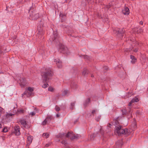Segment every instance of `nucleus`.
I'll return each mask as SVG.
<instances>
[{
	"instance_id": "obj_24",
	"label": "nucleus",
	"mask_w": 148,
	"mask_h": 148,
	"mask_svg": "<svg viewBox=\"0 0 148 148\" xmlns=\"http://www.w3.org/2000/svg\"><path fill=\"white\" fill-rule=\"evenodd\" d=\"M122 114L123 115L127 113L126 110L124 108L122 110Z\"/></svg>"
},
{
	"instance_id": "obj_3",
	"label": "nucleus",
	"mask_w": 148,
	"mask_h": 148,
	"mask_svg": "<svg viewBox=\"0 0 148 148\" xmlns=\"http://www.w3.org/2000/svg\"><path fill=\"white\" fill-rule=\"evenodd\" d=\"M125 32L124 29L116 28L114 31V33L118 37L122 36L123 34Z\"/></svg>"
},
{
	"instance_id": "obj_46",
	"label": "nucleus",
	"mask_w": 148,
	"mask_h": 148,
	"mask_svg": "<svg viewBox=\"0 0 148 148\" xmlns=\"http://www.w3.org/2000/svg\"><path fill=\"white\" fill-rule=\"evenodd\" d=\"M2 127V125L1 123H0V128H1Z\"/></svg>"
},
{
	"instance_id": "obj_45",
	"label": "nucleus",
	"mask_w": 148,
	"mask_h": 148,
	"mask_svg": "<svg viewBox=\"0 0 148 148\" xmlns=\"http://www.w3.org/2000/svg\"><path fill=\"white\" fill-rule=\"evenodd\" d=\"M131 107H130V108H129V112H131V111H130V109H131Z\"/></svg>"
},
{
	"instance_id": "obj_27",
	"label": "nucleus",
	"mask_w": 148,
	"mask_h": 148,
	"mask_svg": "<svg viewBox=\"0 0 148 148\" xmlns=\"http://www.w3.org/2000/svg\"><path fill=\"white\" fill-rule=\"evenodd\" d=\"M47 119H45V120L43 121V122L42 123V124L43 125H45L47 123Z\"/></svg>"
},
{
	"instance_id": "obj_8",
	"label": "nucleus",
	"mask_w": 148,
	"mask_h": 148,
	"mask_svg": "<svg viewBox=\"0 0 148 148\" xmlns=\"http://www.w3.org/2000/svg\"><path fill=\"white\" fill-rule=\"evenodd\" d=\"M54 61L56 64L58 68H60L62 67V65L61 62L59 59H55L54 60Z\"/></svg>"
},
{
	"instance_id": "obj_40",
	"label": "nucleus",
	"mask_w": 148,
	"mask_h": 148,
	"mask_svg": "<svg viewBox=\"0 0 148 148\" xmlns=\"http://www.w3.org/2000/svg\"><path fill=\"white\" fill-rule=\"evenodd\" d=\"M75 102H73V103H71V107H72V106L73 107V106H74L75 105Z\"/></svg>"
},
{
	"instance_id": "obj_50",
	"label": "nucleus",
	"mask_w": 148,
	"mask_h": 148,
	"mask_svg": "<svg viewBox=\"0 0 148 148\" xmlns=\"http://www.w3.org/2000/svg\"><path fill=\"white\" fill-rule=\"evenodd\" d=\"M2 52V51L1 52H0V53H1Z\"/></svg>"
},
{
	"instance_id": "obj_31",
	"label": "nucleus",
	"mask_w": 148,
	"mask_h": 148,
	"mask_svg": "<svg viewBox=\"0 0 148 148\" xmlns=\"http://www.w3.org/2000/svg\"><path fill=\"white\" fill-rule=\"evenodd\" d=\"M100 117H101V116H99L97 117H97L96 118L95 120L97 121H99V120H100Z\"/></svg>"
},
{
	"instance_id": "obj_22",
	"label": "nucleus",
	"mask_w": 148,
	"mask_h": 148,
	"mask_svg": "<svg viewBox=\"0 0 148 148\" xmlns=\"http://www.w3.org/2000/svg\"><path fill=\"white\" fill-rule=\"evenodd\" d=\"M49 134L47 133H44L42 134V136L45 137L46 138H47L49 137Z\"/></svg>"
},
{
	"instance_id": "obj_17",
	"label": "nucleus",
	"mask_w": 148,
	"mask_h": 148,
	"mask_svg": "<svg viewBox=\"0 0 148 148\" xmlns=\"http://www.w3.org/2000/svg\"><path fill=\"white\" fill-rule=\"evenodd\" d=\"M133 103L135 102H137L139 101V100L138 98L136 97H135L133 98L131 100Z\"/></svg>"
},
{
	"instance_id": "obj_47",
	"label": "nucleus",
	"mask_w": 148,
	"mask_h": 148,
	"mask_svg": "<svg viewBox=\"0 0 148 148\" xmlns=\"http://www.w3.org/2000/svg\"><path fill=\"white\" fill-rule=\"evenodd\" d=\"M56 116L57 117H58L59 116V115L58 114H57L56 115Z\"/></svg>"
},
{
	"instance_id": "obj_20",
	"label": "nucleus",
	"mask_w": 148,
	"mask_h": 148,
	"mask_svg": "<svg viewBox=\"0 0 148 148\" xmlns=\"http://www.w3.org/2000/svg\"><path fill=\"white\" fill-rule=\"evenodd\" d=\"M129 49V50L128 49L127 50H129L130 51V50H131V51H134L135 52H136L138 51L137 49L134 48V47L132 48H131V49L130 48V49Z\"/></svg>"
},
{
	"instance_id": "obj_48",
	"label": "nucleus",
	"mask_w": 148,
	"mask_h": 148,
	"mask_svg": "<svg viewBox=\"0 0 148 148\" xmlns=\"http://www.w3.org/2000/svg\"><path fill=\"white\" fill-rule=\"evenodd\" d=\"M93 76H93V75H91V77H93Z\"/></svg>"
},
{
	"instance_id": "obj_52",
	"label": "nucleus",
	"mask_w": 148,
	"mask_h": 148,
	"mask_svg": "<svg viewBox=\"0 0 148 148\" xmlns=\"http://www.w3.org/2000/svg\"><path fill=\"white\" fill-rule=\"evenodd\" d=\"M107 19V18H106V19ZM106 21H107V19H106Z\"/></svg>"
},
{
	"instance_id": "obj_4",
	"label": "nucleus",
	"mask_w": 148,
	"mask_h": 148,
	"mask_svg": "<svg viewBox=\"0 0 148 148\" xmlns=\"http://www.w3.org/2000/svg\"><path fill=\"white\" fill-rule=\"evenodd\" d=\"M16 80L21 87H24L27 84L26 79L24 78L20 77L19 78V77Z\"/></svg>"
},
{
	"instance_id": "obj_37",
	"label": "nucleus",
	"mask_w": 148,
	"mask_h": 148,
	"mask_svg": "<svg viewBox=\"0 0 148 148\" xmlns=\"http://www.w3.org/2000/svg\"><path fill=\"white\" fill-rule=\"evenodd\" d=\"M8 131L7 129L6 128H4L2 130V131L4 132H6Z\"/></svg>"
},
{
	"instance_id": "obj_41",
	"label": "nucleus",
	"mask_w": 148,
	"mask_h": 148,
	"mask_svg": "<svg viewBox=\"0 0 148 148\" xmlns=\"http://www.w3.org/2000/svg\"><path fill=\"white\" fill-rule=\"evenodd\" d=\"M130 41H132V42H133L134 43L135 42H136V41H135V40H134V39H133V40H132L131 39H130Z\"/></svg>"
},
{
	"instance_id": "obj_25",
	"label": "nucleus",
	"mask_w": 148,
	"mask_h": 148,
	"mask_svg": "<svg viewBox=\"0 0 148 148\" xmlns=\"http://www.w3.org/2000/svg\"><path fill=\"white\" fill-rule=\"evenodd\" d=\"M48 90L49 91L51 92H53V88L51 87H49L48 88Z\"/></svg>"
},
{
	"instance_id": "obj_21",
	"label": "nucleus",
	"mask_w": 148,
	"mask_h": 148,
	"mask_svg": "<svg viewBox=\"0 0 148 148\" xmlns=\"http://www.w3.org/2000/svg\"><path fill=\"white\" fill-rule=\"evenodd\" d=\"M79 136L78 135H76L73 136L72 138H71V139H73L75 138H79Z\"/></svg>"
},
{
	"instance_id": "obj_34",
	"label": "nucleus",
	"mask_w": 148,
	"mask_h": 148,
	"mask_svg": "<svg viewBox=\"0 0 148 148\" xmlns=\"http://www.w3.org/2000/svg\"><path fill=\"white\" fill-rule=\"evenodd\" d=\"M86 70H85L82 72V74L84 75H86Z\"/></svg>"
},
{
	"instance_id": "obj_16",
	"label": "nucleus",
	"mask_w": 148,
	"mask_h": 148,
	"mask_svg": "<svg viewBox=\"0 0 148 148\" xmlns=\"http://www.w3.org/2000/svg\"><path fill=\"white\" fill-rule=\"evenodd\" d=\"M140 59L141 61L143 62H144L146 61V57L145 55H143Z\"/></svg>"
},
{
	"instance_id": "obj_39",
	"label": "nucleus",
	"mask_w": 148,
	"mask_h": 148,
	"mask_svg": "<svg viewBox=\"0 0 148 148\" xmlns=\"http://www.w3.org/2000/svg\"><path fill=\"white\" fill-rule=\"evenodd\" d=\"M133 103L131 101L129 103V104H128V106H130L131 105H132V103Z\"/></svg>"
},
{
	"instance_id": "obj_51",
	"label": "nucleus",
	"mask_w": 148,
	"mask_h": 148,
	"mask_svg": "<svg viewBox=\"0 0 148 148\" xmlns=\"http://www.w3.org/2000/svg\"><path fill=\"white\" fill-rule=\"evenodd\" d=\"M61 14H60V16H61Z\"/></svg>"
},
{
	"instance_id": "obj_18",
	"label": "nucleus",
	"mask_w": 148,
	"mask_h": 148,
	"mask_svg": "<svg viewBox=\"0 0 148 148\" xmlns=\"http://www.w3.org/2000/svg\"><path fill=\"white\" fill-rule=\"evenodd\" d=\"M73 132L71 133L70 132H69L66 135V137H71V136H73Z\"/></svg>"
},
{
	"instance_id": "obj_12",
	"label": "nucleus",
	"mask_w": 148,
	"mask_h": 148,
	"mask_svg": "<svg viewBox=\"0 0 148 148\" xmlns=\"http://www.w3.org/2000/svg\"><path fill=\"white\" fill-rule=\"evenodd\" d=\"M130 58L131 60V62L132 63L134 64L136 62L137 59L135 58V57L132 55H130Z\"/></svg>"
},
{
	"instance_id": "obj_2",
	"label": "nucleus",
	"mask_w": 148,
	"mask_h": 148,
	"mask_svg": "<svg viewBox=\"0 0 148 148\" xmlns=\"http://www.w3.org/2000/svg\"><path fill=\"white\" fill-rule=\"evenodd\" d=\"M115 123L116 125L114 130V132L115 133H116L119 135L123 134L125 136H128L130 134V131L128 129H122L119 124H116V122Z\"/></svg>"
},
{
	"instance_id": "obj_44",
	"label": "nucleus",
	"mask_w": 148,
	"mask_h": 148,
	"mask_svg": "<svg viewBox=\"0 0 148 148\" xmlns=\"http://www.w3.org/2000/svg\"><path fill=\"white\" fill-rule=\"evenodd\" d=\"M143 22L142 21H140V24L141 25H143Z\"/></svg>"
},
{
	"instance_id": "obj_53",
	"label": "nucleus",
	"mask_w": 148,
	"mask_h": 148,
	"mask_svg": "<svg viewBox=\"0 0 148 148\" xmlns=\"http://www.w3.org/2000/svg\"><path fill=\"white\" fill-rule=\"evenodd\" d=\"M102 0H101V1H102Z\"/></svg>"
},
{
	"instance_id": "obj_28",
	"label": "nucleus",
	"mask_w": 148,
	"mask_h": 148,
	"mask_svg": "<svg viewBox=\"0 0 148 148\" xmlns=\"http://www.w3.org/2000/svg\"><path fill=\"white\" fill-rule=\"evenodd\" d=\"M55 109L56 111H58L60 110V108L58 106H55Z\"/></svg>"
},
{
	"instance_id": "obj_10",
	"label": "nucleus",
	"mask_w": 148,
	"mask_h": 148,
	"mask_svg": "<svg viewBox=\"0 0 148 148\" xmlns=\"http://www.w3.org/2000/svg\"><path fill=\"white\" fill-rule=\"evenodd\" d=\"M122 13L125 15H127L130 13L129 9L127 7H125L122 10Z\"/></svg>"
},
{
	"instance_id": "obj_49",
	"label": "nucleus",
	"mask_w": 148,
	"mask_h": 148,
	"mask_svg": "<svg viewBox=\"0 0 148 148\" xmlns=\"http://www.w3.org/2000/svg\"><path fill=\"white\" fill-rule=\"evenodd\" d=\"M109 125H111L110 124H109Z\"/></svg>"
},
{
	"instance_id": "obj_36",
	"label": "nucleus",
	"mask_w": 148,
	"mask_h": 148,
	"mask_svg": "<svg viewBox=\"0 0 148 148\" xmlns=\"http://www.w3.org/2000/svg\"><path fill=\"white\" fill-rule=\"evenodd\" d=\"M88 3H91L93 2V1L92 0H85Z\"/></svg>"
},
{
	"instance_id": "obj_35",
	"label": "nucleus",
	"mask_w": 148,
	"mask_h": 148,
	"mask_svg": "<svg viewBox=\"0 0 148 148\" xmlns=\"http://www.w3.org/2000/svg\"><path fill=\"white\" fill-rule=\"evenodd\" d=\"M3 111V109L0 106V117L1 116V114L2 113V112Z\"/></svg>"
},
{
	"instance_id": "obj_33",
	"label": "nucleus",
	"mask_w": 148,
	"mask_h": 148,
	"mask_svg": "<svg viewBox=\"0 0 148 148\" xmlns=\"http://www.w3.org/2000/svg\"><path fill=\"white\" fill-rule=\"evenodd\" d=\"M96 111L95 110H93L92 112V115H93V116H94V114L96 113Z\"/></svg>"
},
{
	"instance_id": "obj_26",
	"label": "nucleus",
	"mask_w": 148,
	"mask_h": 148,
	"mask_svg": "<svg viewBox=\"0 0 148 148\" xmlns=\"http://www.w3.org/2000/svg\"><path fill=\"white\" fill-rule=\"evenodd\" d=\"M28 91H29L30 92H32L33 91V88L29 87L28 88V90H27Z\"/></svg>"
},
{
	"instance_id": "obj_42",
	"label": "nucleus",
	"mask_w": 148,
	"mask_h": 148,
	"mask_svg": "<svg viewBox=\"0 0 148 148\" xmlns=\"http://www.w3.org/2000/svg\"><path fill=\"white\" fill-rule=\"evenodd\" d=\"M36 16V18H35V19H37V18L38 17V14H36V15H35Z\"/></svg>"
},
{
	"instance_id": "obj_19",
	"label": "nucleus",
	"mask_w": 148,
	"mask_h": 148,
	"mask_svg": "<svg viewBox=\"0 0 148 148\" xmlns=\"http://www.w3.org/2000/svg\"><path fill=\"white\" fill-rule=\"evenodd\" d=\"M15 113H14L13 112L10 113H7L6 116L7 117H9L10 116H12L13 115H14Z\"/></svg>"
},
{
	"instance_id": "obj_23",
	"label": "nucleus",
	"mask_w": 148,
	"mask_h": 148,
	"mask_svg": "<svg viewBox=\"0 0 148 148\" xmlns=\"http://www.w3.org/2000/svg\"><path fill=\"white\" fill-rule=\"evenodd\" d=\"M69 92L67 90H64L63 92V94L64 95H66Z\"/></svg>"
},
{
	"instance_id": "obj_30",
	"label": "nucleus",
	"mask_w": 148,
	"mask_h": 148,
	"mask_svg": "<svg viewBox=\"0 0 148 148\" xmlns=\"http://www.w3.org/2000/svg\"><path fill=\"white\" fill-rule=\"evenodd\" d=\"M35 113L34 112H30L29 115H31V116H33L35 115Z\"/></svg>"
},
{
	"instance_id": "obj_7",
	"label": "nucleus",
	"mask_w": 148,
	"mask_h": 148,
	"mask_svg": "<svg viewBox=\"0 0 148 148\" xmlns=\"http://www.w3.org/2000/svg\"><path fill=\"white\" fill-rule=\"evenodd\" d=\"M14 133L16 136H18L20 134V127L19 126H16L14 127Z\"/></svg>"
},
{
	"instance_id": "obj_13",
	"label": "nucleus",
	"mask_w": 148,
	"mask_h": 148,
	"mask_svg": "<svg viewBox=\"0 0 148 148\" xmlns=\"http://www.w3.org/2000/svg\"><path fill=\"white\" fill-rule=\"evenodd\" d=\"M33 139V137L30 136L29 135L27 137V142L28 143L30 144L32 142Z\"/></svg>"
},
{
	"instance_id": "obj_15",
	"label": "nucleus",
	"mask_w": 148,
	"mask_h": 148,
	"mask_svg": "<svg viewBox=\"0 0 148 148\" xmlns=\"http://www.w3.org/2000/svg\"><path fill=\"white\" fill-rule=\"evenodd\" d=\"M134 31L135 32H137V33H141L143 32V30L141 28L138 29L136 28L134 29Z\"/></svg>"
},
{
	"instance_id": "obj_9",
	"label": "nucleus",
	"mask_w": 148,
	"mask_h": 148,
	"mask_svg": "<svg viewBox=\"0 0 148 148\" xmlns=\"http://www.w3.org/2000/svg\"><path fill=\"white\" fill-rule=\"evenodd\" d=\"M58 33L57 32H53V34L52 35L51 38H50L51 41V40L54 41L58 37Z\"/></svg>"
},
{
	"instance_id": "obj_1",
	"label": "nucleus",
	"mask_w": 148,
	"mask_h": 148,
	"mask_svg": "<svg viewBox=\"0 0 148 148\" xmlns=\"http://www.w3.org/2000/svg\"><path fill=\"white\" fill-rule=\"evenodd\" d=\"M51 71L49 70L47 72L43 73L42 74V79L44 84L42 85V87L46 88L49 86L48 83L49 81V77L51 76Z\"/></svg>"
},
{
	"instance_id": "obj_43",
	"label": "nucleus",
	"mask_w": 148,
	"mask_h": 148,
	"mask_svg": "<svg viewBox=\"0 0 148 148\" xmlns=\"http://www.w3.org/2000/svg\"><path fill=\"white\" fill-rule=\"evenodd\" d=\"M86 101L87 102V103L89 102L90 101V99H87L86 100Z\"/></svg>"
},
{
	"instance_id": "obj_38",
	"label": "nucleus",
	"mask_w": 148,
	"mask_h": 148,
	"mask_svg": "<svg viewBox=\"0 0 148 148\" xmlns=\"http://www.w3.org/2000/svg\"><path fill=\"white\" fill-rule=\"evenodd\" d=\"M84 58L86 59L87 60H88L89 59V57L87 55H85L84 56Z\"/></svg>"
},
{
	"instance_id": "obj_29",
	"label": "nucleus",
	"mask_w": 148,
	"mask_h": 148,
	"mask_svg": "<svg viewBox=\"0 0 148 148\" xmlns=\"http://www.w3.org/2000/svg\"><path fill=\"white\" fill-rule=\"evenodd\" d=\"M17 112L20 113H23L24 112V110L23 109L20 110H17Z\"/></svg>"
},
{
	"instance_id": "obj_6",
	"label": "nucleus",
	"mask_w": 148,
	"mask_h": 148,
	"mask_svg": "<svg viewBox=\"0 0 148 148\" xmlns=\"http://www.w3.org/2000/svg\"><path fill=\"white\" fill-rule=\"evenodd\" d=\"M19 122L23 127L25 128H28L29 127L26 121L23 119H21L19 120Z\"/></svg>"
},
{
	"instance_id": "obj_5",
	"label": "nucleus",
	"mask_w": 148,
	"mask_h": 148,
	"mask_svg": "<svg viewBox=\"0 0 148 148\" xmlns=\"http://www.w3.org/2000/svg\"><path fill=\"white\" fill-rule=\"evenodd\" d=\"M17 105L15 103L12 104L11 106V112L14 113H16L17 111Z\"/></svg>"
},
{
	"instance_id": "obj_32",
	"label": "nucleus",
	"mask_w": 148,
	"mask_h": 148,
	"mask_svg": "<svg viewBox=\"0 0 148 148\" xmlns=\"http://www.w3.org/2000/svg\"><path fill=\"white\" fill-rule=\"evenodd\" d=\"M64 134H60L59 135L57 136L58 137H62V136H64Z\"/></svg>"
},
{
	"instance_id": "obj_11",
	"label": "nucleus",
	"mask_w": 148,
	"mask_h": 148,
	"mask_svg": "<svg viewBox=\"0 0 148 148\" xmlns=\"http://www.w3.org/2000/svg\"><path fill=\"white\" fill-rule=\"evenodd\" d=\"M60 45V49H62V50L64 51V53H66V54H68V52L67 51H68V49L63 44H61Z\"/></svg>"
},
{
	"instance_id": "obj_14",
	"label": "nucleus",
	"mask_w": 148,
	"mask_h": 148,
	"mask_svg": "<svg viewBox=\"0 0 148 148\" xmlns=\"http://www.w3.org/2000/svg\"><path fill=\"white\" fill-rule=\"evenodd\" d=\"M31 94L32 92H29L27 90H26L23 94L22 95V97H23L24 95H26L27 97H29L31 95Z\"/></svg>"
}]
</instances>
